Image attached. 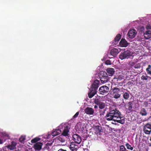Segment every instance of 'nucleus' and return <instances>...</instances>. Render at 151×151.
I'll return each instance as SVG.
<instances>
[{
	"instance_id": "obj_1",
	"label": "nucleus",
	"mask_w": 151,
	"mask_h": 151,
	"mask_svg": "<svg viewBox=\"0 0 151 151\" xmlns=\"http://www.w3.org/2000/svg\"><path fill=\"white\" fill-rule=\"evenodd\" d=\"M104 118L107 121L113 120L114 122L123 124L124 123V117L120 112L116 108L109 109Z\"/></svg>"
},
{
	"instance_id": "obj_2",
	"label": "nucleus",
	"mask_w": 151,
	"mask_h": 151,
	"mask_svg": "<svg viewBox=\"0 0 151 151\" xmlns=\"http://www.w3.org/2000/svg\"><path fill=\"white\" fill-rule=\"evenodd\" d=\"M99 76L101 82L104 83L108 81V76L107 72L104 71H101L99 73Z\"/></svg>"
},
{
	"instance_id": "obj_3",
	"label": "nucleus",
	"mask_w": 151,
	"mask_h": 151,
	"mask_svg": "<svg viewBox=\"0 0 151 151\" xmlns=\"http://www.w3.org/2000/svg\"><path fill=\"white\" fill-rule=\"evenodd\" d=\"M94 103L98 106L100 109H103L106 106L105 103L102 101V99L100 97H97L93 99Z\"/></svg>"
},
{
	"instance_id": "obj_4",
	"label": "nucleus",
	"mask_w": 151,
	"mask_h": 151,
	"mask_svg": "<svg viewBox=\"0 0 151 151\" xmlns=\"http://www.w3.org/2000/svg\"><path fill=\"white\" fill-rule=\"evenodd\" d=\"M131 52L129 50H127L123 52H121L119 55V58L122 60L128 59L132 56Z\"/></svg>"
},
{
	"instance_id": "obj_5",
	"label": "nucleus",
	"mask_w": 151,
	"mask_h": 151,
	"mask_svg": "<svg viewBox=\"0 0 151 151\" xmlns=\"http://www.w3.org/2000/svg\"><path fill=\"white\" fill-rule=\"evenodd\" d=\"M143 131L147 134H150L151 132V124L147 123L143 127Z\"/></svg>"
},
{
	"instance_id": "obj_6",
	"label": "nucleus",
	"mask_w": 151,
	"mask_h": 151,
	"mask_svg": "<svg viewBox=\"0 0 151 151\" xmlns=\"http://www.w3.org/2000/svg\"><path fill=\"white\" fill-rule=\"evenodd\" d=\"M73 140L74 143L78 144H80L81 141V137L77 134H74L73 135Z\"/></svg>"
},
{
	"instance_id": "obj_7",
	"label": "nucleus",
	"mask_w": 151,
	"mask_h": 151,
	"mask_svg": "<svg viewBox=\"0 0 151 151\" xmlns=\"http://www.w3.org/2000/svg\"><path fill=\"white\" fill-rule=\"evenodd\" d=\"M109 91V87L106 86H101L99 89V91L100 93L102 95H104L107 93Z\"/></svg>"
},
{
	"instance_id": "obj_8",
	"label": "nucleus",
	"mask_w": 151,
	"mask_h": 151,
	"mask_svg": "<svg viewBox=\"0 0 151 151\" xmlns=\"http://www.w3.org/2000/svg\"><path fill=\"white\" fill-rule=\"evenodd\" d=\"M136 34V31L134 29H130L128 31L127 36L130 39H133Z\"/></svg>"
},
{
	"instance_id": "obj_9",
	"label": "nucleus",
	"mask_w": 151,
	"mask_h": 151,
	"mask_svg": "<svg viewBox=\"0 0 151 151\" xmlns=\"http://www.w3.org/2000/svg\"><path fill=\"white\" fill-rule=\"evenodd\" d=\"M99 81L97 79L95 80L91 85V89L97 91L99 86Z\"/></svg>"
},
{
	"instance_id": "obj_10",
	"label": "nucleus",
	"mask_w": 151,
	"mask_h": 151,
	"mask_svg": "<svg viewBox=\"0 0 151 151\" xmlns=\"http://www.w3.org/2000/svg\"><path fill=\"white\" fill-rule=\"evenodd\" d=\"M84 111L85 113L89 115H93L94 112L93 109L89 107H87L84 110Z\"/></svg>"
},
{
	"instance_id": "obj_11",
	"label": "nucleus",
	"mask_w": 151,
	"mask_h": 151,
	"mask_svg": "<svg viewBox=\"0 0 151 151\" xmlns=\"http://www.w3.org/2000/svg\"><path fill=\"white\" fill-rule=\"evenodd\" d=\"M69 147L72 151H77L79 148V147L78 145H76L75 143L72 142L70 143Z\"/></svg>"
},
{
	"instance_id": "obj_12",
	"label": "nucleus",
	"mask_w": 151,
	"mask_h": 151,
	"mask_svg": "<svg viewBox=\"0 0 151 151\" xmlns=\"http://www.w3.org/2000/svg\"><path fill=\"white\" fill-rule=\"evenodd\" d=\"M43 144L40 142H37L34 145L33 148L36 151H40L41 149Z\"/></svg>"
},
{
	"instance_id": "obj_13",
	"label": "nucleus",
	"mask_w": 151,
	"mask_h": 151,
	"mask_svg": "<svg viewBox=\"0 0 151 151\" xmlns=\"http://www.w3.org/2000/svg\"><path fill=\"white\" fill-rule=\"evenodd\" d=\"M119 44L121 47H126L128 46V43L125 39L122 38L120 41Z\"/></svg>"
},
{
	"instance_id": "obj_14",
	"label": "nucleus",
	"mask_w": 151,
	"mask_h": 151,
	"mask_svg": "<svg viewBox=\"0 0 151 151\" xmlns=\"http://www.w3.org/2000/svg\"><path fill=\"white\" fill-rule=\"evenodd\" d=\"M119 52L118 49L115 48L112 49L110 52L111 55L114 57H116Z\"/></svg>"
},
{
	"instance_id": "obj_15",
	"label": "nucleus",
	"mask_w": 151,
	"mask_h": 151,
	"mask_svg": "<svg viewBox=\"0 0 151 151\" xmlns=\"http://www.w3.org/2000/svg\"><path fill=\"white\" fill-rule=\"evenodd\" d=\"M121 35L120 34H118L114 38V42L112 43L113 45H115L117 44L121 39Z\"/></svg>"
},
{
	"instance_id": "obj_16",
	"label": "nucleus",
	"mask_w": 151,
	"mask_h": 151,
	"mask_svg": "<svg viewBox=\"0 0 151 151\" xmlns=\"http://www.w3.org/2000/svg\"><path fill=\"white\" fill-rule=\"evenodd\" d=\"M133 102H129L127 104L126 109L130 112L133 111Z\"/></svg>"
},
{
	"instance_id": "obj_17",
	"label": "nucleus",
	"mask_w": 151,
	"mask_h": 151,
	"mask_svg": "<svg viewBox=\"0 0 151 151\" xmlns=\"http://www.w3.org/2000/svg\"><path fill=\"white\" fill-rule=\"evenodd\" d=\"M17 145V143L14 141H12L11 145H9L7 147L10 150H14L16 148V146Z\"/></svg>"
},
{
	"instance_id": "obj_18",
	"label": "nucleus",
	"mask_w": 151,
	"mask_h": 151,
	"mask_svg": "<svg viewBox=\"0 0 151 151\" xmlns=\"http://www.w3.org/2000/svg\"><path fill=\"white\" fill-rule=\"evenodd\" d=\"M97 91L94 89H91L90 91L88 93V97L89 98H91L93 97L96 93Z\"/></svg>"
},
{
	"instance_id": "obj_19",
	"label": "nucleus",
	"mask_w": 151,
	"mask_h": 151,
	"mask_svg": "<svg viewBox=\"0 0 151 151\" xmlns=\"http://www.w3.org/2000/svg\"><path fill=\"white\" fill-rule=\"evenodd\" d=\"M144 36L146 39H148L151 37V31L147 30L144 34Z\"/></svg>"
},
{
	"instance_id": "obj_20",
	"label": "nucleus",
	"mask_w": 151,
	"mask_h": 151,
	"mask_svg": "<svg viewBox=\"0 0 151 151\" xmlns=\"http://www.w3.org/2000/svg\"><path fill=\"white\" fill-rule=\"evenodd\" d=\"M107 73L109 76H112L115 72L114 69L112 68H109L106 70Z\"/></svg>"
},
{
	"instance_id": "obj_21",
	"label": "nucleus",
	"mask_w": 151,
	"mask_h": 151,
	"mask_svg": "<svg viewBox=\"0 0 151 151\" xmlns=\"http://www.w3.org/2000/svg\"><path fill=\"white\" fill-rule=\"evenodd\" d=\"M139 113L142 116H146L147 114V110L144 108L141 109Z\"/></svg>"
},
{
	"instance_id": "obj_22",
	"label": "nucleus",
	"mask_w": 151,
	"mask_h": 151,
	"mask_svg": "<svg viewBox=\"0 0 151 151\" xmlns=\"http://www.w3.org/2000/svg\"><path fill=\"white\" fill-rule=\"evenodd\" d=\"M61 131L58 129L54 130L52 133V136L55 137L61 134Z\"/></svg>"
},
{
	"instance_id": "obj_23",
	"label": "nucleus",
	"mask_w": 151,
	"mask_h": 151,
	"mask_svg": "<svg viewBox=\"0 0 151 151\" xmlns=\"http://www.w3.org/2000/svg\"><path fill=\"white\" fill-rule=\"evenodd\" d=\"M120 91L119 88L117 87H114V88L111 89V94L119 93Z\"/></svg>"
},
{
	"instance_id": "obj_24",
	"label": "nucleus",
	"mask_w": 151,
	"mask_h": 151,
	"mask_svg": "<svg viewBox=\"0 0 151 151\" xmlns=\"http://www.w3.org/2000/svg\"><path fill=\"white\" fill-rule=\"evenodd\" d=\"M66 127H68L67 125L64 124L62 123L61 124L59 127L58 129L61 131V133L66 128Z\"/></svg>"
},
{
	"instance_id": "obj_25",
	"label": "nucleus",
	"mask_w": 151,
	"mask_h": 151,
	"mask_svg": "<svg viewBox=\"0 0 151 151\" xmlns=\"http://www.w3.org/2000/svg\"><path fill=\"white\" fill-rule=\"evenodd\" d=\"M129 93V91L124 93L122 96L123 98L124 99L126 100L128 99L130 97Z\"/></svg>"
},
{
	"instance_id": "obj_26",
	"label": "nucleus",
	"mask_w": 151,
	"mask_h": 151,
	"mask_svg": "<svg viewBox=\"0 0 151 151\" xmlns=\"http://www.w3.org/2000/svg\"><path fill=\"white\" fill-rule=\"evenodd\" d=\"M53 142L49 141L46 144V146L44 147V149L48 150L50 148L49 147L51 146Z\"/></svg>"
},
{
	"instance_id": "obj_27",
	"label": "nucleus",
	"mask_w": 151,
	"mask_h": 151,
	"mask_svg": "<svg viewBox=\"0 0 151 151\" xmlns=\"http://www.w3.org/2000/svg\"><path fill=\"white\" fill-rule=\"evenodd\" d=\"M69 131V130L68 129V127H66V128H65V129H64L63 130L62 134L63 135L65 136H68Z\"/></svg>"
},
{
	"instance_id": "obj_28",
	"label": "nucleus",
	"mask_w": 151,
	"mask_h": 151,
	"mask_svg": "<svg viewBox=\"0 0 151 151\" xmlns=\"http://www.w3.org/2000/svg\"><path fill=\"white\" fill-rule=\"evenodd\" d=\"M95 130L96 132H102V127L99 125H97L95 126Z\"/></svg>"
},
{
	"instance_id": "obj_29",
	"label": "nucleus",
	"mask_w": 151,
	"mask_h": 151,
	"mask_svg": "<svg viewBox=\"0 0 151 151\" xmlns=\"http://www.w3.org/2000/svg\"><path fill=\"white\" fill-rule=\"evenodd\" d=\"M146 71L148 74L151 75V65H148L146 69Z\"/></svg>"
},
{
	"instance_id": "obj_30",
	"label": "nucleus",
	"mask_w": 151,
	"mask_h": 151,
	"mask_svg": "<svg viewBox=\"0 0 151 151\" xmlns=\"http://www.w3.org/2000/svg\"><path fill=\"white\" fill-rule=\"evenodd\" d=\"M111 94L113 95L114 98L115 99H117L120 98L121 94L119 93H114Z\"/></svg>"
},
{
	"instance_id": "obj_31",
	"label": "nucleus",
	"mask_w": 151,
	"mask_h": 151,
	"mask_svg": "<svg viewBox=\"0 0 151 151\" xmlns=\"http://www.w3.org/2000/svg\"><path fill=\"white\" fill-rule=\"evenodd\" d=\"M119 151H129L127 150L124 145H122L119 146Z\"/></svg>"
},
{
	"instance_id": "obj_32",
	"label": "nucleus",
	"mask_w": 151,
	"mask_h": 151,
	"mask_svg": "<svg viewBox=\"0 0 151 151\" xmlns=\"http://www.w3.org/2000/svg\"><path fill=\"white\" fill-rule=\"evenodd\" d=\"M125 146L127 150H133V147L131 146L128 143H127L125 144Z\"/></svg>"
},
{
	"instance_id": "obj_33",
	"label": "nucleus",
	"mask_w": 151,
	"mask_h": 151,
	"mask_svg": "<svg viewBox=\"0 0 151 151\" xmlns=\"http://www.w3.org/2000/svg\"><path fill=\"white\" fill-rule=\"evenodd\" d=\"M41 139L38 137H36L33 139L31 140V142L32 143H35L37 141L40 140Z\"/></svg>"
},
{
	"instance_id": "obj_34",
	"label": "nucleus",
	"mask_w": 151,
	"mask_h": 151,
	"mask_svg": "<svg viewBox=\"0 0 151 151\" xmlns=\"http://www.w3.org/2000/svg\"><path fill=\"white\" fill-rule=\"evenodd\" d=\"M149 77L147 76L142 75L141 77V79L142 80L145 82L147 80L148 78Z\"/></svg>"
},
{
	"instance_id": "obj_35",
	"label": "nucleus",
	"mask_w": 151,
	"mask_h": 151,
	"mask_svg": "<svg viewBox=\"0 0 151 151\" xmlns=\"http://www.w3.org/2000/svg\"><path fill=\"white\" fill-rule=\"evenodd\" d=\"M141 67V63H138L137 64H135V65H134V68L135 69H138L139 68Z\"/></svg>"
},
{
	"instance_id": "obj_36",
	"label": "nucleus",
	"mask_w": 151,
	"mask_h": 151,
	"mask_svg": "<svg viewBox=\"0 0 151 151\" xmlns=\"http://www.w3.org/2000/svg\"><path fill=\"white\" fill-rule=\"evenodd\" d=\"M58 140L61 142H64L65 141V139L62 138V137H60L58 138Z\"/></svg>"
},
{
	"instance_id": "obj_37",
	"label": "nucleus",
	"mask_w": 151,
	"mask_h": 151,
	"mask_svg": "<svg viewBox=\"0 0 151 151\" xmlns=\"http://www.w3.org/2000/svg\"><path fill=\"white\" fill-rule=\"evenodd\" d=\"M25 139V138L24 137L21 136L19 139V141L20 142H22L24 141Z\"/></svg>"
},
{
	"instance_id": "obj_38",
	"label": "nucleus",
	"mask_w": 151,
	"mask_h": 151,
	"mask_svg": "<svg viewBox=\"0 0 151 151\" xmlns=\"http://www.w3.org/2000/svg\"><path fill=\"white\" fill-rule=\"evenodd\" d=\"M105 63L107 65H110L111 64V61L109 60H106Z\"/></svg>"
},
{
	"instance_id": "obj_39",
	"label": "nucleus",
	"mask_w": 151,
	"mask_h": 151,
	"mask_svg": "<svg viewBox=\"0 0 151 151\" xmlns=\"http://www.w3.org/2000/svg\"><path fill=\"white\" fill-rule=\"evenodd\" d=\"M79 114V112H77L76 113V114L73 116V118L75 119V118H76V117H77V116Z\"/></svg>"
},
{
	"instance_id": "obj_40",
	"label": "nucleus",
	"mask_w": 151,
	"mask_h": 151,
	"mask_svg": "<svg viewBox=\"0 0 151 151\" xmlns=\"http://www.w3.org/2000/svg\"><path fill=\"white\" fill-rule=\"evenodd\" d=\"M135 63L134 62H132L129 63V65L131 67H133L134 68V65H135Z\"/></svg>"
},
{
	"instance_id": "obj_41",
	"label": "nucleus",
	"mask_w": 151,
	"mask_h": 151,
	"mask_svg": "<svg viewBox=\"0 0 151 151\" xmlns=\"http://www.w3.org/2000/svg\"><path fill=\"white\" fill-rule=\"evenodd\" d=\"M93 134V133L92 132L90 131L89 132V133L88 134V136H91Z\"/></svg>"
},
{
	"instance_id": "obj_42",
	"label": "nucleus",
	"mask_w": 151,
	"mask_h": 151,
	"mask_svg": "<svg viewBox=\"0 0 151 151\" xmlns=\"http://www.w3.org/2000/svg\"><path fill=\"white\" fill-rule=\"evenodd\" d=\"M58 151H67L66 149H64L62 148L59 149Z\"/></svg>"
},
{
	"instance_id": "obj_43",
	"label": "nucleus",
	"mask_w": 151,
	"mask_h": 151,
	"mask_svg": "<svg viewBox=\"0 0 151 151\" xmlns=\"http://www.w3.org/2000/svg\"><path fill=\"white\" fill-rule=\"evenodd\" d=\"M147 29H151V27L150 26H147Z\"/></svg>"
},
{
	"instance_id": "obj_44",
	"label": "nucleus",
	"mask_w": 151,
	"mask_h": 151,
	"mask_svg": "<svg viewBox=\"0 0 151 151\" xmlns=\"http://www.w3.org/2000/svg\"><path fill=\"white\" fill-rule=\"evenodd\" d=\"M94 108L95 109H97L98 108V106L97 105H96L94 106Z\"/></svg>"
},
{
	"instance_id": "obj_45",
	"label": "nucleus",
	"mask_w": 151,
	"mask_h": 151,
	"mask_svg": "<svg viewBox=\"0 0 151 151\" xmlns=\"http://www.w3.org/2000/svg\"><path fill=\"white\" fill-rule=\"evenodd\" d=\"M105 112L104 111H102V113L100 114V115L101 116L102 115L104 116V115Z\"/></svg>"
},
{
	"instance_id": "obj_46",
	"label": "nucleus",
	"mask_w": 151,
	"mask_h": 151,
	"mask_svg": "<svg viewBox=\"0 0 151 151\" xmlns=\"http://www.w3.org/2000/svg\"><path fill=\"white\" fill-rule=\"evenodd\" d=\"M3 143V140L0 139V144H2Z\"/></svg>"
},
{
	"instance_id": "obj_47",
	"label": "nucleus",
	"mask_w": 151,
	"mask_h": 151,
	"mask_svg": "<svg viewBox=\"0 0 151 151\" xmlns=\"http://www.w3.org/2000/svg\"><path fill=\"white\" fill-rule=\"evenodd\" d=\"M148 146L149 147H151V143H148Z\"/></svg>"
}]
</instances>
